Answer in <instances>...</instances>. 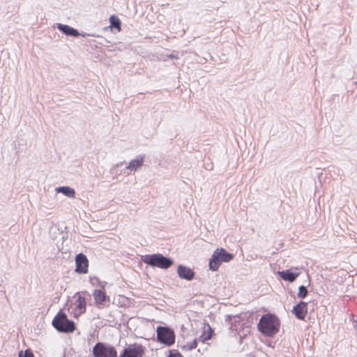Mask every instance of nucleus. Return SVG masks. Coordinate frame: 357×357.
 Wrapping results in <instances>:
<instances>
[{
  "mask_svg": "<svg viewBox=\"0 0 357 357\" xmlns=\"http://www.w3.org/2000/svg\"><path fill=\"white\" fill-rule=\"evenodd\" d=\"M279 326V319L276 316L266 314L260 318L257 327L261 333L271 337L278 332Z\"/></svg>",
  "mask_w": 357,
  "mask_h": 357,
  "instance_id": "obj_1",
  "label": "nucleus"
},
{
  "mask_svg": "<svg viewBox=\"0 0 357 357\" xmlns=\"http://www.w3.org/2000/svg\"><path fill=\"white\" fill-rule=\"evenodd\" d=\"M157 338L160 343L167 346L173 344L175 342L174 331L171 328L165 326H158Z\"/></svg>",
  "mask_w": 357,
  "mask_h": 357,
  "instance_id": "obj_6",
  "label": "nucleus"
},
{
  "mask_svg": "<svg viewBox=\"0 0 357 357\" xmlns=\"http://www.w3.org/2000/svg\"><path fill=\"white\" fill-rule=\"evenodd\" d=\"M18 357H34V356L29 349H26L25 351H20L18 354Z\"/></svg>",
  "mask_w": 357,
  "mask_h": 357,
  "instance_id": "obj_19",
  "label": "nucleus"
},
{
  "mask_svg": "<svg viewBox=\"0 0 357 357\" xmlns=\"http://www.w3.org/2000/svg\"><path fill=\"white\" fill-rule=\"evenodd\" d=\"M145 156L144 155H139L135 159L130 160L126 166V169H129L130 172H135L140 169L144 161Z\"/></svg>",
  "mask_w": 357,
  "mask_h": 357,
  "instance_id": "obj_12",
  "label": "nucleus"
},
{
  "mask_svg": "<svg viewBox=\"0 0 357 357\" xmlns=\"http://www.w3.org/2000/svg\"><path fill=\"white\" fill-rule=\"evenodd\" d=\"M307 292L308 291L307 288L305 286L301 285L298 288V297L301 298H304L307 295Z\"/></svg>",
  "mask_w": 357,
  "mask_h": 357,
  "instance_id": "obj_18",
  "label": "nucleus"
},
{
  "mask_svg": "<svg viewBox=\"0 0 357 357\" xmlns=\"http://www.w3.org/2000/svg\"><path fill=\"white\" fill-rule=\"evenodd\" d=\"M76 268L75 271L78 273H86L88 271L89 261L86 257L79 253L75 257Z\"/></svg>",
  "mask_w": 357,
  "mask_h": 357,
  "instance_id": "obj_9",
  "label": "nucleus"
},
{
  "mask_svg": "<svg viewBox=\"0 0 357 357\" xmlns=\"http://www.w3.org/2000/svg\"><path fill=\"white\" fill-rule=\"evenodd\" d=\"M94 357H116L117 353L114 347L102 342H98L93 348Z\"/></svg>",
  "mask_w": 357,
  "mask_h": 357,
  "instance_id": "obj_5",
  "label": "nucleus"
},
{
  "mask_svg": "<svg viewBox=\"0 0 357 357\" xmlns=\"http://www.w3.org/2000/svg\"><path fill=\"white\" fill-rule=\"evenodd\" d=\"M234 258V255L224 248H217L213 253L209 261V268L216 271L222 262H229Z\"/></svg>",
  "mask_w": 357,
  "mask_h": 357,
  "instance_id": "obj_3",
  "label": "nucleus"
},
{
  "mask_svg": "<svg viewBox=\"0 0 357 357\" xmlns=\"http://www.w3.org/2000/svg\"><path fill=\"white\" fill-rule=\"evenodd\" d=\"M76 309L79 310V314H82L86 311V300L85 298L82 296L80 294H77V299L75 303Z\"/></svg>",
  "mask_w": 357,
  "mask_h": 357,
  "instance_id": "obj_15",
  "label": "nucleus"
},
{
  "mask_svg": "<svg viewBox=\"0 0 357 357\" xmlns=\"http://www.w3.org/2000/svg\"><path fill=\"white\" fill-rule=\"evenodd\" d=\"M106 282H102L100 284V289H94L93 291V296L94 298L95 304L98 307H102L104 305V303L107 299H109V298L107 296V295L105 293V284Z\"/></svg>",
  "mask_w": 357,
  "mask_h": 357,
  "instance_id": "obj_10",
  "label": "nucleus"
},
{
  "mask_svg": "<svg viewBox=\"0 0 357 357\" xmlns=\"http://www.w3.org/2000/svg\"><path fill=\"white\" fill-rule=\"evenodd\" d=\"M142 259L145 264L152 267L162 269H167L174 264L171 258L165 257L161 254L146 255L142 256Z\"/></svg>",
  "mask_w": 357,
  "mask_h": 357,
  "instance_id": "obj_2",
  "label": "nucleus"
},
{
  "mask_svg": "<svg viewBox=\"0 0 357 357\" xmlns=\"http://www.w3.org/2000/svg\"><path fill=\"white\" fill-rule=\"evenodd\" d=\"M52 326L59 332L71 333L75 330L74 321L68 320L67 315L61 311L52 320Z\"/></svg>",
  "mask_w": 357,
  "mask_h": 357,
  "instance_id": "obj_4",
  "label": "nucleus"
},
{
  "mask_svg": "<svg viewBox=\"0 0 357 357\" xmlns=\"http://www.w3.org/2000/svg\"><path fill=\"white\" fill-rule=\"evenodd\" d=\"M57 192H61L68 197L75 198V191L69 186H61L56 188Z\"/></svg>",
  "mask_w": 357,
  "mask_h": 357,
  "instance_id": "obj_16",
  "label": "nucleus"
},
{
  "mask_svg": "<svg viewBox=\"0 0 357 357\" xmlns=\"http://www.w3.org/2000/svg\"><path fill=\"white\" fill-rule=\"evenodd\" d=\"M169 59H177V56L174 54H169L167 56Z\"/></svg>",
  "mask_w": 357,
  "mask_h": 357,
  "instance_id": "obj_22",
  "label": "nucleus"
},
{
  "mask_svg": "<svg viewBox=\"0 0 357 357\" xmlns=\"http://www.w3.org/2000/svg\"><path fill=\"white\" fill-rule=\"evenodd\" d=\"M197 342L196 340H193L192 342L189 343V344L188 345V349L190 350L195 349L197 347Z\"/></svg>",
  "mask_w": 357,
  "mask_h": 357,
  "instance_id": "obj_20",
  "label": "nucleus"
},
{
  "mask_svg": "<svg viewBox=\"0 0 357 357\" xmlns=\"http://www.w3.org/2000/svg\"><path fill=\"white\" fill-rule=\"evenodd\" d=\"M169 357H182L178 352H170Z\"/></svg>",
  "mask_w": 357,
  "mask_h": 357,
  "instance_id": "obj_21",
  "label": "nucleus"
},
{
  "mask_svg": "<svg viewBox=\"0 0 357 357\" xmlns=\"http://www.w3.org/2000/svg\"><path fill=\"white\" fill-rule=\"evenodd\" d=\"M144 348L138 344H130L123 349L120 357H142Z\"/></svg>",
  "mask_w": 357,
  "mask_h": 357,
  "instance_id": "obj_7",
  "label": "nucleus"
},
{
  "mask_svg": "<svg viewBox=\"0 0 357 357\" xmlns=\"http://www.w3.org/2000/svg\"><path fill=\"white\" fill-rule=\"evenodd\" d=\"M57 29L66 36L77 37L80 35L77 29L68 25L58 23Z\"/></svg>",
  "mask_w": 357,
  "mask_h": 357,
  "instance_id": "obj_14",
  "label": "nucleus"
},
{
  "mask_svg": "<svg viewBox=\"0 0 357 357\" xmlns=\"http://www.w3.org/2000/svg\"><path fill=\"white\" fill-rule=\"evenodd\" d=\"M111 26L116 28L118 31L121 30V21L115 15H111L109 17Z\"/></svg>",
  "mask_w": 357,
  "mask_h": 357,
  "instance_id": "obj_17",
  "label": "nucleus"
},
{
  "mask_svg": "<svg viewBox=\"0 0 357 357\" xmlns=\"http://www.w3.org/2000/svg\"><path fill=\"white\" fill-rule=\"evenodd\" d=\"M177 274L180 278L188 281L192 280L195 277V272L191 268L183 265H179L178 266Z\"/></svg>",
  "mask_w": 357,
  "mask_h": 357,
  "instance_id": "obj_11",
  "label": "nucleus"
},
{
  "mask_svg": "<svg viewBox=\"0 0 357 357\" xmlns=\"http://www.w3.org/2000/svg\"><path fill=\"white\" fill-rule=\"evenodd\" d=\"M301 271L298 267H293L286 271H278V275L284 281L294 282L300 275Z\"/></svg>",
  "mask_w": 357,
  "mask_h": 357,
  "instance_id": "obj_8",
  "label": "nucleus"
},
{
  "mask_svg": "<svg viewBox=\"0 0 357 357\" xmlns=\"http://www.w3.org/2000/svg\"><path fill=\"white\" fill-rule=\"evenodd\" d=\"M307 310V303L300 301L298 304L294 307L292 312L298 319L303 320L306 315Z\"/></svg>",
  "mask_w": 357,
  "mask_h": 357,
  "instance_id": "obj_13",
  "label": "nucleus"
}]
</instances>
